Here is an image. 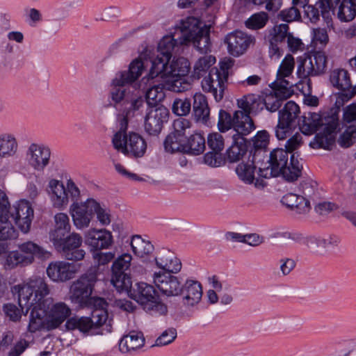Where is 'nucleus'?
<instances>
[{
  "label": "nucleus",
  "instance_id": "44",
  "mask_svg": "<svg viewBox=\"0 0 356 356\" xmlns=\"http://www.w3.org/2000/svg\"><path fill=\"white\" fill-rule=\"evenodd\" d=\"M337 17L341 22L353 21L356 17V0H342L339 6Z\"/></svg>",
  "mask_w": 356,
  "mask_h": 356
},
{
  "label": "nucleus",
  "instance_id": "63",
  "mask_svg": "<svg viewBox=\"0 0 356 356\" xmlns=\"http://www.w3.org/2000/svg\"><path fill=\"white\" fill-rule=\"evenodd\" d=\"M217 0H178L177 6L179 9H188L195 7L197 4H201L207 9L215 5Z\"/></svg>",
  "mask_w": 356,
  "mask_h": 356
},
{
  "label": "nucleus",
  "instance_id": "36",
  "mask_svg": "<svg viewBox=\"0 0 356 356\" xmlns=\"http://www.w3.org/2000/svg\"><path fill=\"white\" fill-rule=\"evenodd\" d=\"M170 59L157 55L151 61L152 65L148 74V79H153L156 77L167 79L169 76V60Z\"/></svg>",
  "mask_w": 356,
  "mask_h": 356
},
{
  "label": "nucleus",
  "instance_id": "21",
  "mask_svg": "<svg viewBox=\"0 0 356 356\" xmlns=\"http://www.w3.org/2000/svg\"><path fill=\"white\" fill-rule=\"evenodd\" d=\"M273 92L266 94L263 97L264 107L268 111L273 113L279 110L283 102L293 94V89H289L277 85H272Z\"/></svg>",
  "mask_w": 356,
  "mask_h": 356
},
{
  "label": "nucleus",
  "instance_id": "56",
  "mask_svg": "<svg viewBox=\"0 0 356 356\" xmlns=\"http://www.w3.org/2000/svg\"><path fill=\"white\" fill-rule=\"evenodd\" d=\"M94 215H96L97 220L102 226H107L111 222V215L110 210L104 205H102L96 200Z\"/></svg>",
  "mask_w": 356,
  "mask_h": 356
},
{
  "label": "nucleus",
  "instance_id": "55",
  "mask_svg": "<svg viewBox=\"0 0 356 356\" xmlns=\"http://www.w3.org/2000/svg\"><path fill=\"white\" fill-rule=\"evenodd\" d=\"M356 95V86H352L349 88V89L341 90V92L337 93V99L335 101V106L337 107V110L334 111H331L330 114L334 113H337L339 114V111L341 107L343 106V105L348 102L350 99H351ZM339 117V115H337Z\"/></svg>",
  "mask_w": 356,
  "mask_h": 356
},
{
  "label": "nucleus",
  "instance_id": "3",
  "mask_svg": "<svg viewBox=\"0 0 356 356\" xmlns=\"http://www.w3.org/2000/svg\"><path fill=\"white\" fill-rule=\"evenodd\" d=\"M97 268L83 274L73 282L70 287V300L79 308L107 307L108 304L103 298L92 296L95 284L97 281Z\"/></svg>",
  "mask_w": 356,
  "mask_h": 356
},
{
  "label": "nucleus",
  "instance_id": "54",
  "mask_svg": "<svg viewBox=\"0 0 356 356\" xmlns=\"http://www.w3.org/2000/svg\"><path fill=\"white\" fill-rule=\"evenodd\" d=\"M270 135L266 130L259 131L252 138L254 152L259 153V159L262 156L261 149H266L269 143Z\"/></svg>",
  "mask_w": 356,
  "mask_h": 356
},
{
  "label": "nucleus",
  "instance_id": "48",
  "mask_svg": "<svg viewBox=\"0 0 356 356\" xmlns=\"http://www.w3.org/2000/svg\"><path fill=\"white\" fill-rule=\"evenodd\" d=\"M165 83L166 89L175 92H182L191 88V83L186 76H169Z\"/></svg>",
  "mask_w": 356,
  "mask_h": 356
},
{
  "label": "nucleus",
  "instance_id": "32",
  "mask_svg": "<svg viewBox=\"0 0 356 356\" xmlns=\"http://www.w3.org/2000/svg\"><path fill=\"white\" fill-rule=\"evenodd\" d=\"M55 228L49 233V238L54 244L60 242L63 237L70 232L71 225L68 216L64 213H57L54 216Z\"/></svg>",
  "mask_w": 356,
  "mask_h": 356
},
{
  "label": "nucleus",
  "instance_id": "57",
  "mask_svg": "<svg viewBox=\"0 0 356 356\" xmlns=\"http://www.w3.org/2000/svg\"><path fill=\"white\" fill-rule=\"evenodd\" d=\"M346 127V130L338 139L339 145L344 148L353 145L356 134V125L351 124Z\"/></svg>",
  "mask_w": 356,
  "mask_h": 356
},
{
  "label": "nucleus",
  "instance_id": "58",
  "mask_svg": "<svg viewBox=\"0 0 356 356\" xmlns=\"http://www.w3.org/2000/svg\"><path fill=\"white\" fill-rule=\"evenodd\" d=\"M191 109V102L188 98L175 99L172 106V112L178 116L188 115Z\"/></svg>",
  "mask_w": 356,
  "mask_h": 356
},
{
  "label": "nucleus",
  "instance_id": "9",
  "mask_svg": "<svg viewBox=\"0 0 356 356\" xmlns=\"http://www.w3.org/2000/svg\"><path fill=\"white\" fill-rule=\"evenodd\" d=\"M229 68V64L227 63H222L220 69L211 68L208 76L202 81V90L211 93L216 102L221 101L224 97Z\"/></svg>",
  "mask_w": 356,
  "mask_h": 356
},
{
  "label": "nucleus",
  "instance_id": "28",
  "mask_svg": "<svg viewBox=\"0 0 356 356\" xmlns=\"http://www.w3.org/2000/svg\"><path fill=\"white\" fill-rule=\"evenodd\" d=\"M181 294H182L183 305L186 307H193L201 300L202 286L197 281L187 280L184 286H182Z\"/></svg>",
  "mask_w": 356,
  "mask_h": 356
},
{
  "label": "nucleus",
  "instance_id": "13",
  "mask_svg": "<svg viewBox=\"0 0 356 356\" xmlns=\"http://www.w3.org/2000/svg\"><path fill=\"white\" fill-rule=\"evenodd\" d=\"M50 148L42 144L32 143L25 152V160L29 167L37 172H43L49 165L51 160Z\"/></svg>",
  "mask_w": 356,
  "mask_h": 356
},
{
  "label": "nucleus",
  "instance_id": "6",
  "mask_svg": "<svg viewBox=\"0 0 356 356\" xmlns=\"http://www.w3.org/2000/svg\"><path fill=\"white\" fill-rule=\"evenodd\" d=\"M90 316H74L69 318L65 323L67 330H77L82 333H88L106 325L111 326L108 321V314L106 307H93Z\"/></svg>",
  "mask_w": 356,
  "mask_h": 356
},
{
  "label": "nucleus",
  "instance_id": "49",
  "mask_svg": "<svg viewBox=\"0 0 356 356\" xmlns=\"http://www.w3.org/2000/svg\"><path fill=\"white\" fill-rule=\"evenodd\" d=\"M164 89H166L165 84L159 83L152 86L146 91V103L148 105L156 106L163 101L165 96Z\"/></svg>",
  "mask_w": 356,
  "mask_h": 356
},
{
  "label": "nucleus",
  "instance_id": "20",
  "mask_svg": "<svg viewBox=\"0 0 356 356\" xmlns=\"http://www.w3.org/2000/svg\"><path fill=\"white\" fill-rule=\"evenodd\" d=\"M130 245L136 258L143 265L152 266L154 246L148 240L140 235H134L131 238Z\"/></svg>",
  "mask_w": 356,
  "mask_h": 356
},
{
  "label": "nucleus",
  "instance_id": "23",
  "mask_svg": "<svg viewBox=\"0 0 356 356\" xmlns=\"http://www.w3.org/2000/svg\"><path fill=\"white\" fill-rule=\"evenodd\" d=\"M252 38L242 31H234L228 34L225 42L227 44L228 52L234 56H238L243 54L252 42Z\"/></svg>",
  "mask_w": 356,
  "mask_h": 356
},
{
  "label": "nucleus",
  "instance_id": "62",
  "mask_svg": "<svg viewBox=\"0 0 356 356\" xmlns=\"http://www.w3.org/2000/svg\"><path fill=\"white\" fill-rule=\"evenodd\" d=\"M207 144L213 152L220 153L224 149L225 140L220 134L215 132L209 134Z\"/></svg>",
  "mask_w": 356,
  "mask_h": 356
},
{
  "label": "nucleus",
  "instance_id": "26",
  "mask_svg": "<svg viewBox=\"0 0 356 356\" xmlns=\"http://www.w3.org/2000/svg\"><path fill=\"white\" fill-rule=\"evenodd\" d=\"M48 193L54 207L63 209L68 204V197L63 182L51 179L48 184Z\"/></svg>",
  "mask_w": 356,
  "mask_h": 356
},
{
  "label": "nucleus",
  "instance_id": "17",
  "mask_svg": "<svg viewBox=\"0 0 356 356\" xmlns=\"http://www.w3.org/2000/svg\"><path fill=\"white\" fill-rule=\"evenodd\" d=\"M259 153L257 154L249 153V156L247 161H242L241 163L238 164L236 168V172L238 178L243 181L245 184H250L254 182V172L257 168H259V175L262 177H268V168H262L261 166L258 165L259 159Z\"/></svg>",
  "mask_w": 356,
  "mask_h": 356
},
{
  "label": "nucleus",
  "instance_id": "41",
  "mask_svg": "<svg viewBox=\"0 0 356 356\" xmlns=\"http://www.w3.org/2000/svg\"><path fill=\"white\" fill-rule=\"evenodd\" d=\"M133 92L129 88H126V86L120 83H116L115 79H112L109 96L115 104H122L123 106Z\"/></svg>",
  "mask_w": 356,
  "mask_h": 356
},
{
  "label": "nucleus",
  "instance_id": "38",
  "mask_svg": "<svg viewBox=\"0 0 356 356\" xmlns=\"http://www.w3.org/2000/svg\"><path fill=\"white\" fill-rule=\"evenodd\" d=\"M113 271L111 283L119 291H129L132 290V281L129 275L122 271L123 268H111ZM128 270L129 268H124Z\"/></svg>",
  "mask_w": 356,
  "mask_h": 356
},
{
  "label": "nucleus",
  "instance_id": "27",
  "mask_svg": "<svg viewBox=\"0 0 356 356\" xmlns=\"http://www.w3.org/2000/svg\"><path fill=\"white\" fill-rule=\"evenodd\" d=\"M295 67L294 58L291 54H287L282 60L277 72L276 79L272 83V85H278L283 87H287L289 89H293V83L290 82L286 78L290 77Z\"/></svg>",
  "mask_w": 356,
  "mask_h": 356
},
{
  "label": "nucleus",
  "instance_id": "51",
  "mask_svg": "<svg viewBox=\"0 0 356 356\" xmlns=\"http://www.w3.org/2000/svg\"><path fill=\"white\" fill-rule=\"evenodd\" d=\"M17 231L7 214L0 216V241L15 238Z\"/></svg>",
  "mask_w": 356,
  "mask_h": 356
},
{
  "label": "nucleus",
  "instance_id": "37",
  "mask_svg": "<svg viewBox=\"0 0 356 356\" xmlns=\"http://www.w3.org/2000/svg\"><path fill=\"white\" fill-rule=\"evenodd\" d=\"M327 115L323 118L316 113H309L307 115L303 116L302 123L300 125L302 133L307 136L316 133L320 126L323 127V120Z\"/></svg>",
  "mask_w": 356,
  "mask_h": 356
},
{
  "label": "nucleus",
  "instance_id": "25",
  "mask_svg": "<svg viewBox=\"0 0 356 356\" xmlns=\"http://www.w3.org/2000/svg\"><path fill=\"white\" fill-rule=\"evenodd\" d=\"M256 129L254 121L248 113L241 110L234 112L233 130L235 134L232 137H244Z\"/></svg>",
  "mask_w": 356,
  "mask_h": 356
},
{
  "label": "nucleus",
  "instance_id": "16",
  "mask_svg": "<svg viewBox=\"0 0 356 356\" xmlns=\"http://www.w3.org/2000/svg\"><path fill=\"white\" fill-rule=\"evenodd\" d=\"M322 131L315 136V143L318 148L330 149L335 141V136L339 126L337 113L328 114L323 120Z\"/></svg>",
  "mask_w": 356,
  "mask_h": 356
},
{
  "label": "nucleus",
  "instance_id": "29",
  "mask_svg": "<svg viewBox=\"0 0 356 356\" xmlns=\"http://www.w3.org/2000/svg\"><path fill=\"white\" fill-rule=\"evenodd\" d=\"M156 267H178L182 266L181 260L172 250L162 248L158 249L153 256L152 266Z\"/></svg>",
  "mask_w": 356,
  "mask_h": 356
},
{
  "label": "nucleus",
  "instance_id": "34",
  "mask_svg": "<svg viewBox=\"0 0 356 356\" xmlns=\"http://www.w3.org/2000/svg\"><path fill=\"white\" fill-rule=\"evenodd\" d=\"M193 109L194 118L197 121L204 123L208 121L210 109L207 97L203 94L197 92L194 95Z\"/></svg>",
  "mask_w": 356,
  "mask_h": 356
},
{
  "label": "nucleus",
  "instance_id": "18",
  "mask_svg": "<svg viewBox=\"0 0 356 356\" xmlns=\"http://www.w3.org/2000/svg\"><path fill=\"white\" fill-rule=\"evenodd\" d=\"M82 241L81 236L73 232L66 238L63 237L60 242L54 245L62 250L66 259L76 261L82 260L86 254L85 250L79 249Z\"/></svg>",
  "mask_w": 356,
  "mask_h": 356
},
{
  "label": "nucleus",
  "instance_id": "14",
  "mask_svg": "<svg viewBox=\"0 0 356 356\" xmlns=\"http://www.w3.org/2000/svg\"><path fill=\"white\" fill-rule=\"evenodd\" d=\"M7 215L22 232L27 233L30 230L34 211L29 201L22 200L13 204Z\"/></svg>",
  "mask_w": 356,
  "mask_h": 356
},
{
  "label": "nucleus",
  "instance_id": "2",
  "mask_svg": "<svg viewBox=\"0 0 356 356\" xmlns=\"http://www.w3.org/2000/svg\"><path fill=\"white\" fill-rule=\"evenodd\" d=\"M175 28L181 33L177 39L172 35L164 36L159 42L158 51L160 56L171 58L172 53L177 51L179 46L192 42L200 53H207L210 47V25L203 24L197 17H188L179 20Z\"/></svg>",
  "mask_w": 356,
  "mask_h": 356
},
{
  "label": "nucleus",
  "instance_id": "53",
  "mask_svg": "<svg viewBox=\"0 0 356 356\" xmlns=\"http://www.w3.org/2000/svg\"><path fill=\"white\" fill-rule=\"evenodd\" d=\"M268 21V15L265 12H259L252 15L245 22L248 29L257 30L262 29Z\"/></svg>",
  "mask_w": 356,
  "mask_h": 356
},
{
  "label": "nucleus",
  "instance_id": "64",
  "mask_svg": "<svg viewBox=\"0 0 356 356\" xmlns=\"http://www.w3.org/2000/svg\"><path fill=\"white\" fill-rule=\"evenodd\" d=\"M191 127V122L188 120L179 118L174 120L172 124L173 131L170 133L179 136L186 138L185 135L186 130Z\"/></svg>",
  "mask_w": 356,
  "mask_h": 356
},
{
  "label": "nucleus",
  "instance_id": "43",
  "mask_svg": "<svg viewBox=\"0 0 356 356\" xmlns=\"http://www.w3.org/2000/svg\"><path fill=\"white\" fill-rule=\"evenodd\" d=\"M330 80L334 88L341 90L349 89L352 86L348 72L343 69L332 70Z\"/></svg>",
  "mask_w": 356,
  "mask_h": 356
},
{
  "label": "nucleus",
  "instance_id": "30",
  "mask_svg": "<svg viewBox=\"0 0 356 356\" xmlns=\"http://www.w3.org/2000/svg\"><path fill=\"white\" fill-rule=\"evenodd\" d=\"M237 105L241 111L249 115H257L264 108L263 97L255 94H248L243 96L241 99L237 100Z\"/></svg>",
  "mask_w": 356,
  "mask_h": 356
},
{
  "label": "nucleus",
  "instance_id": "47",
  "mask_svg": "<svg viewBox=\"0 0 356 356\" xmlns=\"http://www.w3.org/2000/svg\"><path fill=\"white\" fill-rule=\"evenodd\" d=\"M186 138L183 136H177L175 134H170L164 141V148L166 152L174 153L176 152H186Z\"/></svg>",
  "mask_w": 356,
  "mask_h": 356
},
{
  "label": "nucleus",
  "instance_id": "59",
  "mask_svg": "<svg viewBox=\"0 0 356 356\" xmlns=\"http://www.w3.org/2000/svg\"><path fill=\"white\" fill-rule=\"evenodd\" d=\"M290 34L291 33L289 32V25L281 24L273 28L270 40L282 44L285 40H287Z\"/></svg>",
  "mask_w": 356,
  "mask_h": 356
},
{
  "label": "nucleus",
  "instance_id": "10",
  "mask_svg": "<svg viewBox=\"0 0 356 356\" xmlns=\"http://www.w3.org/2000/svg\"><path fill=\"white\" fill-rule=\"evenodd\" d=\"M34 256L47 259L50 258L51 253L44 251L37 244L28 241L19 245V251H13L8 254L6 264L12 267L19 264L28 266L33 262Z\"/></svg>",
  "mask_w": 356,
  "mask_h": 356
},
{
  "label": "nucleus",
  "instance_id": "40",
  "mask_svg": "<svg viewBox=\"0 0 356 356\" xmlns=\"http://www.w3.org/2000/svg\"><path fill=\"white\" fill-rule=\"evenodd\" d=\"M17 150L18 143L13 134H4L0 136V157H13Z\"/></svg>",
  "mask_w": 356,
  "mask_h": 356
},
{
  "label": "nucleus",
  "instance_id": "24",
  "mask_svg": "<svg viewBox=\"0 0 356 356\" xmlns=\"http://www.w3.org/2000/svg\"><path fill=\"white\" fill-rule=\"evenodd\" d=\"M86 243L96 250L108 248L113 243L111 232L105 229H90L86 236Z\"/></svg>",
  "mask_w": 356,
  "mask_h": 356
},
{
  "label": "nucleus",
  "instance_id": "45",
  "mask_svg": "<svg viewBox=\"0 0 356 356\" xmlns=\"http://www.w3.org/2000/svg\"><path fill=\"white\" fill-rule=\"evenodd\" d=\"M186 152L200 155L205 149V138L200 133H195L186 139Z\"/></svg>",
  "mask_w": 356,
  "mask_h": 356
},
{
  "label": "nucleus",
  "instance_id": "60",
  "mask_svg": "<svg viewBox=\"0 0 356 356\" xmlns=\"http://www.w3.org/2000/svg\"><path fill=\"white\" fill-rule=\"evenodd\" d=\"M234 126V115H231L230 113L225 110H220L218 113V127L220 132H225Z\"/></svg>",
  "mask_w": 356,
  "mask_h": 356
},
{
  "label": "nucleus",
  "instance_id": "7",
  "mask_svg": "<svg viewBox=\"0 0 356 356\" xmlns=\"http://www.w3.org/2000/svg\"><path fill=\"white\" fill-rule=\"evenodd\" d=\"M125 131L120 129V131L114 134L112 138L113 147L124 155L136 158L142 157L147 149L145 140L138 134L130 132L127 135Z\"/></svg>",
  "mask_w": 356,
  "mask_h": 356
},
{
  "label": "nucleus",
  "instance_id": "5",
  "mask_svg": "<svg viewBox=\"0 0 356 356\" xmlns=\"http://www.w3.org/2000/svg\"><path fill=\"white\" fill-rule=\"evenodd\" d=\"M129 297L152 315H165L168 312L167 306L160 300L154 287L145 282L136 283L129 291Z\"/></svg>",
  "mask_w": 356,
  "mask_h": 356
},
{
  "label": "nucleus",
  "instance_id": "12",
  "mask_svg": "<svg viewBox=\"0 0 356 356\" xmlns=\"http://www.w3.org/2000/svg\"><path fill=\"white\" fill-rule=\"evenodd\" d=\"M145 111L146 101L145 98L134 91L122 106V118L120 122V129L126 131L129 122L142 118Z\"/></svg>",
  "mask_w": 356,
  "mask_h": 356
},
{
  "label": "nucleus",
  "instance_id": "15",
  "mask_svg": "<svg viewBox=\"0 0 356 356\" xmlns=\"http://www.w3.org/2000/svg\"><path fill=\"white\" fill-rule=\"evenodd\" d=\"M96 200L88 198L83 202H73L70 206V213L74 225L78 229L88 227L94 216Z\"/></svg>",
  "mask_w": 356,
  "mask_h": 356
},
{
  "label": "nucleus",
  "instance_id": "46",
  "mask_svg": "<svg viewBox=\"0 0 356 356\" xmlns=\"http://www.w3.org/2000/svg\"><path fill=\"white\" fill-rule=\"evenodd\" d=\"M168 69L169 76H186L190 72L191 65L184 57L174 58Z\"/></svg>",
  "mask_w": 356,
  "mask_h": 356
},
{
  "label": "nucleus",
  "instance_id": "4",
  "mask_svg": "<svg viewBox=\"0 0 356 356\" xmlns=\"http://www.w3.org/2000/svg\"><path fill=\"white\" fill-rule=\"evenodd\" d=\"M296 153L291 155L289 162L288 152L282 148L273 149L269 156V166L270 171L268 172L270 176L277 177L282 175L288 181H294L301 175L302 165L300 163Z\"/></svg>",
  "mask_w": 356,
  "mask_h": 356
},
{
  "label": "nucleus",
  "instance_id": "61",
  "mask_svg": "<svg viewBox=\"0 0 356 356\" xmlns=\"http://www.w3.org/2000/svg\"><path fill=\"white\" fill-rule=\"evenodd\" d=\"M356 122V102L346 106L343 108L341 123L343 126L355 125Z\"/></svg>",
  "mask_w": 356,
  "mask_h": 356
},
{
  "label": "nucleus",
  "instance_id": "22",
  "mask_svg": "<svg viewBox=\"0 0 356 356\" xmlns=\"http://www.w3.org/2000/svg\"><path fill=\"white\" fill-rule=\"evenodd\" d=\"M145 69L144 63L141 58H137L133 60L129 65L127 70H122L115 74V83H122L124 86H131L141 76Z\"/></svg>",
  "mask_w": 356,
  "mask_h": 356
},
{
  "label": "nucleus",
  "instance_id": "52",
  "mask_svg": "<svg viewBox=\"0 0 356 356\" xmlns=\"http://www.w3.org/2000/svg\"><path fill=\"white\" fill-rule=\"evenodd\" d=\"M300 5L304 8L305 15L310 20L312 23H316L317 21H318L320 17V13L318 8H317L316 6L318 5L319 8H323L324 4L322 2L317 3L316 6H312L309 5L307 1L305 3ZM321 15L324 18H327L328 15H330V11L322 9Z\"/></svg>",
  "mask_w": 356,
  "mask_h": 356
},
{
  "label": "nucleus",
  "instance_id": "33",
  "mask_svg": "<svg viewBox=\"0 0 356 356\" xmlns=\"http://www.w3.org/2000/svg\"><path fill=\"white\" fill-rule=\"evenodd\" d=\"M145 338L142 332L131 331L119 342V350L122 353H131L143 346Z\"/></svg>",
  "mask_w": 356,
  "mask_h": 356
},
{
  "label": "nucleus",
  "instance_id": "8",
  "mask_svg": "<svg viewBox=\"0 0 356 356\" xmlns=\"http://www.w3.org/2000/svg\"><path fill=\"white\" fill-rule=\"evenodd\" d=\"M327 57L325 52L316 51L298 59L297 74L300 79L323 74L327 70Z\"/></svg>",
  "mask_w": 356,
  "mask_h": 356
},
{
  "label": "nucleus",
  "instance_id": "42",
  "mask_svg": "<svg viewBox=\"0 0 356 356\" xmlns=\"http://www.w3.org/2000/svg\"><path fill=\"white\" fill-rule=\"evenodd\" d=\"M299 113L300 108L298 105L293 101H289L279 111L278 120L285 124L293 125Z\"/></svg>",
  "mask_w": 356,
  "mask_h": 356
},
{
  "label": "nucleus",
  "instance_id": "1",
  "mask_svg": "<svg viewBox=\"0 0 356 356\" xmlns=\"http://www.w3.org/2000/svg\"><path fill=\"white\" fill-rule=\"evenodd\" d=\"M12 293L17 294L22 312L26 315L31 309L28 330L35 332L46 328L52 330L58 327L71 314V309L63 302L50 305L51 299L44 298L49 293L43 278L34 277L26 284L15 285Z\"/></svg>",
  "mask_w": 356,
  "mask_h": 356
},
{
  "label": "nucleus",
  "instance_id": "19",
  "mask_svg": "<svg viewBox=\"0 0 356 356\" xmlns=\"http://www.w3.org/2000/svg\"><path fill=\"white\" fill-rule=\"evenodd\" d=\"M168 119V111L163 106L149 108L144 118L145 131L152 136L158 135L162 130L163 123Z\"/></svg>",
  "mask_w": 356,
  "mask_h": 356
},
{
  "label": "nucleus",
  "instance_id": "50",
  "mask_svg": "<svg viewBox=\"0 0 356 356\" xmlns=\"http://www.w3.org/2000/svg\"><path fill=\"white\" fill-rule=\"evenodd\" d=\"M48 277L54 282H63L72 279L76 273L75 268H46Z\"/></svg>",
  "mask_w": 356,
  "mask_h": 356
},
{
  "label": "nucleus",
  "instance_id": "39",
  "mask_svg": "<svg viewBox=\"0 0 356 356\" xmlns=\"http://www.w3.org/2000/svg\"><path fill=\"white\" fill-rule=\"evenodd\" d=\"M211 43L210 42L209 51L204 53L205 55L203 56L200 57L194 64L193 76L195 79H199L206 74L207 72H209L211 70V66L216 61L215 56L207 54L208 52L211 51Z\"/></svg>",
  "mask_w": 356,
  "mask_h": 356
},
{
  "label": "nucleus",
  "instance_id": "11",
  "mask_svg": "<svg viewBox=\"0 0 356 356\" xmlns=\"http://www.w3.org/2000/svg\"><path fill=\"white\" fill-rule=\"evenodd\" d=\"M161 270L154 275V283L162 294L166 296H179L182 291V286L178 277L173 275L181 268H161Z\"/></svg>",
  "mask_w": 356,
  "mask_h": 356
},
{
  "label": "nucleus",
  "instance_id": "31",
  "mask_svg": "<svg viewBox=\"0 0 356 356\" xmlns=\"http://www.w3.org/2000/svg\"><path fill=\"white\" fill-rule=\"evenodd\" d=\"M282 202L298 214H306L311 209L309 200L295 193H290L284 195Z\"/></svg>",
  "mask_w": 356,
  "mask_h": 356
},
{
  "label": "nucleus",
  "instance_id": "35",
  "mask_svg": "<svg viewBox=\"0 0 356 356\" xmlns=\"http://www.w3.org/2000/svg\"><path fill=\"white\" fill-rule=\"evenodd\" d=\"M248 152L247 140L244 137H232V143L227 150L229 162L234 163L243 159Z\"/></svg>",
  "mask_w": 356,
  "mask_h": 356
}]
</instances>
